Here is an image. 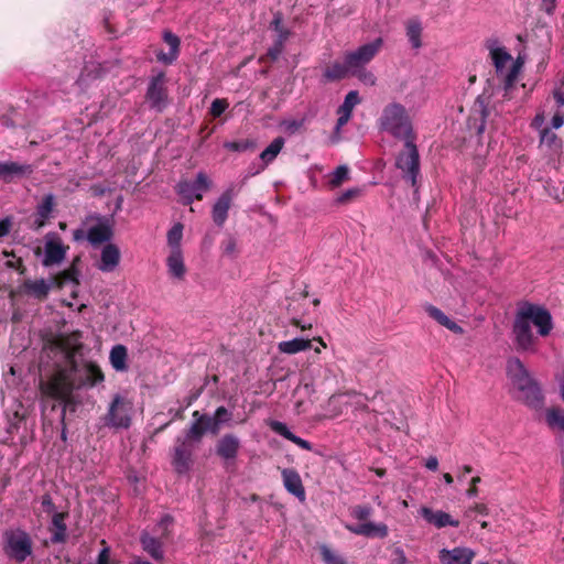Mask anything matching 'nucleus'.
<instances>
[{
	"label": "nucleus",
	"instance_id": "36",
	"mask_svg": "<svg viewBox=\"0 0 564 564\" xmlns=\"http://www.w3.org/2000/svg\"><path fill=\"white\" fill-rule=\"evenodd\" d=\"M351 75L350 68L348 66L347 61L344 59L343 63L335 62L330 66H328L324 70V77L327 80H338L345 78L346 76Z\"/></svg>",
	"mask_w": 564,
	"mask_h": 564
},
{
	"label": "nucleus",
	"instance_id": "24",
	"mask_svg": "<svg viewBox=\"0 0 564 564\" xmlns=\"http://www.w3.org/2000/svg\"><path fill=\"white\" fill-rule=\"evenodd\" d=\"M424 311L431 318H433L440 325H442L443 327L453 332L454 334L462 335L464 333V329L462 326H459L456 322L451 319L447 315H445L436 306H434L432 304H426V305H424Z\"/></svg>",
	"mask_w": 564,
	"mask_h": 564
},
{
	"label": "nucleus",
	"instance_id": "56",
	"mask_svg": "<svg viewBox=\"0 0 564 564\" xmlns=\"http://www.w3.org/2000/svg\"><path fill=\"white\" fill-rule=\"evenodd\" d=\"M556 382L558 386V392H560L561 399L564 402V369L556 375Z\"/></svg>",
	"mask_w": 564,
	"mask_h": 564
},
{
	"label": "nucleus",
	"instance_id": "41",
	"mask_svg": "<svg viewBox=\"0 0 564 564\" xmlns=\"http://www.w3.org/2000/svg\"><path fill=\"white\" fill-rule=\"evenodd\" d=\"M52 524L54 528L53 541L63 542L66 536L65 514L55 513L52 519Z\"/></svg>",
	"mask_w": 564,
	"mask_h": 564
},
{
	"label": "nucleus",
	"instance_id": "50",
	"mask_svg": "<svg viewBox=\"0 0 564 564\" xmlns=\"http://www.w3.org/2000/svg\"><path fill=\"white\" fill-rule=\"evenodd\" d=\"M371 513L372 509L367 506L355 507L351 511V516L359 521L368 519L371 516Z\"/></svg>",
	"mask_w": 564,
	"mask_h": 564
},
{
	"label": "nucleus",
	"instance_id": "53",
	"mask_svg": "<svg viewBox=\"0 0 564 564\" xmlns=\"http://www.w3.org/2000/svg\"><path fill=\"white\" fill-rule=\"evenodd\" d=\"M481 481L479 476L473 477L470 480V487L467 489L466 495L469 498H474L478 495L477 485Z\"/></svg>",
	"mask_w": 564,
	"mask_h": 564
},
{
	"label": "nucleus",
	"instance_id": "59",
	"mask_svg": "<svg viewBox=\"0 0 564 564\" xmlns=\"http://www.w3.org/2000/svg\"><path fill=\"white\" fill-rule=\"evenodd\" d=\"M425 467L432 471H435L437 470L438 468V459L436 456H430L426 460H425Z\"/></svg>",
	"mask_w": 564,
	"mask_h": 564
},
{
	"label": "nucleus",
	"instance_id": "3",
	"mask_svg": "<svg viewBox=\"0 0 564 564\" xmlns=\"http://www.w3.org/2000/svg\"><path fill=\"white\" fill-rule=\"evenodd\" d=\"M507 376L512 386L520 392V399L525 404L532 408H538L542 404L541 389L520 359L510 358L507 361Z\"/></svg>",
	"mask_w": 564,
	"mask_h": 564
},
{
	"label": "nucleus",
	"instance_id": "17",
	"mask_svg": "<svg viewBox=\"0 0 564 564\" xmlns=\"http://www.w3.org/2000/svg\"><path fill=\"white\" fill-rule=\"evenodd\" d=\"M55 207V196L53 194L45 195L37 204L34 214L33 227L40 229L46 225L53 215Z\"/></svg>",
	"mask_w": 564,
	"mask_h": 564
},
{
	"label": "nucleus",
	"instance_id": "19",
	"mask_svg": "<svg viewBox=\"0 0 564 564\" xmlns=\"http://www.w3.org/2000/svg\"><path fill=\"white\" fill-rule=\"evenodd\" d=\"M147 99L154 108H161L166 99V93L164 87V75L159 74L150 82Z\"/></svg>",
	"mask_w": 564,
	"mask_h": 564
},
{
	"label": "nucleus",
	"instance_id": "54",
	"mask_svg": "<svg viewBox=\"0 0 564 564\" xmlns=\"http://www.w3.org/2000/svg\"><path fill=\"white\" fill-rule=\"evenodd\" d=\"M551 124L553 129H560L564 124V115L562 112H556L552 120Z\"/></svg>",
	"mask_w": 564,
	"mask_h": 564
},
{
	"label": "nucleus",
	"instance_id": "27",
	"mask_svg": "<svg viewBox=\"0 0 564 564\" xmlns=\"http://www.w3.org/2000/svg\"><path fill=\"white\" fill-rule=\"evenodd\" d=\"M172 465L177 474H186L192 465V451L182 444L175 448Z\"/></svg>",
	"mask_w": 564,
	"mask_h": 564
},
{
	"label": "nucleus",
	"instance_id": "45",
	"mask_svg": "<svg viewBox=\"0 0 564 564\" xmlns=\"http://www.w3.org/2000/svg\"><path fill=\"white\" fill-rule=\"evenodd\" d=\"M288 36H289V31L281 30L280 37L276 40L274 46L271 47L268 52V55L272 59H276L280 56V54L282 53V50H283V44L286 41Z\"/></svg>",
	"mask_w": 564,
	"mask_h": 564
},
{
	"label": "nucleus",
	"instance_id": "33",
	"mask_svg": "<svg viewBox=\"0 0 564 564\" xmlns=\"http://www.w3.org/2000/svg\"><path fill=\"white\" fill-rule=\"evenodd\" d=\"M141 544H142L143 550L152 558H154L156 561H160L163 558L162 543L158 539L144 533L141 535Z\"/></svg>",
	"mask_w": 564,
	"mask_h": 564
},
{
	"label": "nucleus",
	"instance_id": "58",
	"mask_svg": "<svg viewBox=\"0 0 564 564\" xmlns=\"http://www.w3.org/2000/svg\"><path fill=\"white\" fill-rule=\"evenodd\" d=\"M394 554H395L394 564H406V562H408L406 556L402 549H400V547L395 549Z\"/></svg>",
	"mask_w": 564,
	"mask_h": 564
},
{
	"label": "nucleus",
	"instance_id": "16",
	"mask_svg": "<svg viewBox=\"0 0 564 564\" xmlns=\"http://www.w3.org/2000/svg\"><path fill=\"white\" fill-rule=\"evenodd\" d=\"M281 475L284 488L301 502H304L306 494L300 474L295 469L284 468Z\"/></svg>",
	"mask_w": 564,
	"mask_h": 564
},
{
	"label": "nucleus",
	"instance_id": "40",
	"mask_svg": "<svg viewBox=\"0 0 564 564\" xmlns=\"http://www.w3.org/2000/svg\"><path fill=\"white\" fill-rule=\"evenodd\" d=\"M349 167L347 165H339L328 174V185L330 188L339 187L344 182L349 180Z\"/></svg>",
	"mask_w": 564,
	"mask_h": 564
},
{
	"label": "nucleus",
	"instance_id": "15",
	"mask_svg": "<svg viewBox=\"0 0 564 564\" xmlns=\"http://www.w3.org/2000/svg\"><path fill=\"white\" fill-rule=\"evenodd\" d=\"M235 188L232 186L228 187L224 191V193L219 196L216 203L213 206L212 217L214 223L221 227L228 217V210L230 208L231 202L235 197Z\"/></svg>",
	"mask_w": 564,
	"mask_h": 564
},
{
	"label": "nucleus",
	"instance_id": "9",
	"mask_svg": "<svg viewBox=\"0 0 564 564\" xmlns=\"http://www.w3.org/2000/svg\"><path fill=\"white\" fill-rule=\"evenodd\" d=\"M212 186L209 177L204 173L199 172L194 182L181 181L177 184L176 191L182 202L185 205L192 204L195 199L200 200L203 194L207 192Z\"/></svg>",
	"mask_w": 564,
	"mask_h": 564
},
{
	"label": "nucleus",
	"instance_id": "37",
	"mask_svg": "<svg viewBox=\"0 0 564 564\" xmlns=\"http://www.w3.org/2000/svg\"><path fill=\"white\" fill-rule=\"evenodd\" d=\"M30 165H20L14 162H0V177L11 178L13 175L30 173Z\"/></svg>",
	"mask_w": 564,
	"mask_h": 564
},
{
	"label": "nucleus",
	"instance_id": "6",
	"mask_svg": "<svg viewBox=\"0 0 564 564\" xmlns=\"http://www.w3.org/2000/svg\"><path fill=\"white\" fill-rule=\"evenodd\" d=\"M134 412L133 399L128 392L116 393L105 415V424L117 430H127L132 423Z\"/></svg>",
	"mask_w": 564,
	"mask_h": 564
},
{
	"label": "nucleus",
	"instance_id": "62",
	"mask_svg": "<svg viewBox=\"0 0 564 564\" xmlns=\"http://www.w3.org/2000/svg\"><path fill=\"white\" fill-rule=\"evenodd\" d=\"M555 2L556 0H542L543 9L547 14H552L554 12Z\"/></svg>",
	"mask_w": 564,
	"mask_h": 564
},
{
	"label": "nucleus",
	"instance_id": "64",
	"mask_svg": "<svg viewBox=\"0 0 564 564\" xmlns=\"http://www.w3.org/2000/svg\"><path fill=\"white\" fill-rule=\"evenodd\" d=\"M554 98L556 100V104L558 107H563L564 106V94L561 93V91H555L554 93Z\"/></svg>",
	"mask_w": 564,
	"mask_h": 564
},
{
	"label": "nucleus",
	"instance_id": "57",
	"mask_svg": "<svg viewBox=\"0 0 564 564\" xmlns=\"http://www.w3.org/2000/svg\"><path fill=\"white\" fill-rule=\"evenodd\" d=\"M11 228V221L6 218L0 220V238L7 236Z\"/></svg>",
	"mask_w": 564,
	"mask_h": 564
},
{
	"label": "nucleus",
	"instance_id": "32",
	"mask_svg": "<svg viewBox=\"0 0 564 564\" xmlns=\"http://www.w3.org/2000/svg\"><path fill=\"white\" fill-rule=\"evenodd\" d=\"M54 281H46L45 279L29 280L24 283L25 290L39 299H44L48 294Z\"/></svg>",
	"mask_w": 564,
	"mask_h": 564
},
{
	"label": "nucleus",
	"instance_id": "1",
	"mask_svg": "<svg viewBox=\"0 0 564 564\" xmlns=\"http://www.w3.org/2000/svg\"><path fill=\"white\" fill-rule=\"evenodd\" d=\"M80 348L82 344L76 339L41 379L40 392L43 398L53 399L66 406L72 402L75 391L89 389L104 382V372L96 362L76 359Z\"/></svg>",
	"mask_w": 564,
	"mask_h": 564
},
{
	"label": "nucleus",
	"instance_id": "47",
	"mask_svg": "<svg viewBox=\"0 0 564 564\" xmlns=\"http://www.w3.org/2000/svg\"><path fill=\"white\" fill-rule=\"evenodd\" d=\"M351 75L356 76L364 85L373 86L376 85L377 78L375 74L368 70L366 67L360 70H356L351 73Z\"/></svg>",
	"mask_w": 564,
	"mask_h": 564
},
{
	"label": "nucleus",
	"instance_id": "7",
	"mask_svg": "<svg viewBox=\"0 0 564 564\" xmlns=\"http://www.w3.org/2000/svg\"><path fill=\"white\" fill-rule=\"evenodd\" d=\"M2 550L8 558L22 563L32 554V539L22 529H8L2 534Z\"/></svg>",
	"mask_w": 564,
	"mask_h": 564
},
{
	"label": "nucleus",
	"instance_id": "8",
	"mask_svg": "<svg viewBox=\"0 0 564 564\" xmlns=\"http://www.w3.org/2000/svg\"><path fill=\"white\" fill-rule=\"evenodd\" d=\"M112 237V225L108 218L88 216L73 232V239L80 242L87 239L91 245L96 246L110 240Z\"/></svg>",
	"mask_w": 564,
	"mask_h": 564
},
{
	"label": "nucleus",
	"instance_id": "21",
	"mask_svg": "<svg viewBox=\"0 0 564 564\" xmlns=\"http://www.w3.org/2000/svg\"><path fill=\"white\" fill-rule=\"evenodd\" d=\"M166 267L167 273L171 278L178 281L184 280L187 270L184 262L183 251L170 250V253L166 258Z\"/></svg>",
	"mask_w": 564,
	"mask_h": 564
},
{
	"label": "nucleus",
	"instance_id": "38",
	"mask_svg": "<svg viewBox=\"0 0 564 564\" xmlns=\"http://www.w3.org/2000/svg\"><path fill=\"white\" fill-rule=\"evenodd\" d=\"M545 421L550 429L564 433V411L552 408L545 413Z\"/></svg>",
	"mask_w": 564,
	"mask_h": 564
},
{
	"label": "nucleus",
	"instance_id": "4",
	"mask_svg": "<svg viewBox=\"0 0 564 564\" xmlns=\"http://www.w3.org/2000/svg\"><path fill=\"white\" fill-rule=\"evenodd\" d=\"M487 48L495 70L499 79L502 82L505 90L508 91L513 87L522 68L520 58L513 59L511 54L500 45L497 40L487 42Z\"/></svg>",
	"mask_w": 564,
	"mask_h": 564
},
{
	"label": "nucleus",
	"instance_id": "12",
	"mask_svg": "<svg viewBox=\"0 0 564 564\" xmlns=\"http://www.w3.org/2000/svg\"><path fill=\"white\" fill-rule=\"evenodd\" d=\"M68 251V246L64 245L62 238L56 232H47L44 237V267H52L63 262Z\"/></svg>",
	"mask_w": 564,
	"mask_h": 564
},
{
	"label": "nucleus",
	"instance_id": "42",
	"mask_svg": "<svg viewBox=\"0 0 564 564\" xmlns=\"http://www.w3.org/2000/svg\"><path fill=\"white\" fill-rule=\"evenodd\" d=\"M183 238V225L175 224L167 232V245L171 250H182L181 241Z\"/></svg>",
	"mask_w": 564,
	"mask_h": 564
},
{
	"label": "nucleus",
	"instance_id": "60",
	"mask_svg": "<svg viewBox=\"0 0 564 564\" xmlns=\"http://www.w3.org/2000/svg\"><path fill=\"white\" fill-rule=\"evenodd\" d=\"M225 148L231 151H243L248 148V144H242L239 142H227L225 144Z\"/></svg>",
	"mask_w": 564,
	"mask_h": 564
},
{
	"label": "nucleus",
	"instance_id": "18",
	"mask_svg": "<svg viewBox=\"0 0 564 564\" xmlns=\"http://www.w3.org/2000/svg\"><path fill=\"white\" fill-rule=\"evenodd\" d=\"M346 529L357 535L367 538H386L388 535V527L384 523L365 522L357 525L346 524Z\"/></svg>",
	"mask_w": 564,
	"mask_h": 564
},
{
	"label": "nucleus",
	"instance_id": "22",
	"mask_svg": "<svg viewBox=\"0 0 564 564\" xmlns=\"http://www.w3.org/2000/svg\"><path fill=\"white\" fill-rule=\"evenodd\" d=\"M163 41L169 45L170 50L167 53L159 52L156 57L164 64H172L174 61H176L180 54V37L171 31H164Z\"/></svg>",
	"mask_w": 564,
	"mask_h": 564
},
{
	"label": "nucleus",
	"instance_id": "63",
	"mask_svg": "<svg viewBox=\"0 0 564 564\" xmlns=\"http://www.w3.org/2000/svg\"><path fill=\"white\" fill-rule=\"evenodd\" d=\"M236 248H237V246H236V241H235V239L230 238V239H228V241L225 243V249H224V250H225V252H226L227 254H234V253L236 252Z\"/></svg>",
	"mask_w": 564,
	"mask_h": 564
},
{
	"label": "nucleus",
	"instance_id": "39",
	"mask_svg": "<svg viewBox=\"0 0 564 564\" xmlns=\"http://www.w3.org/2000/svg\"><path fill=\"white\" fill-rule=\"evenodd\" d=\"M422 24L419 20L412 19L406 24V35L414 48L421 47Z\"/></svg>",
	"mask_w": 564,
	"mask_h": 564
},
{
	"label": "nucleus",
	"instance_id": "30",
	"mask_svg": "<svg viewBox=\"0 0 564 564\" xmlns=\"http://www.w3.org/2000/svg\"><path fill=\"white\" fill-rule=\"evenodd\" d=\"M109 361L111 367L118 372H126L128 370V350L123 345H116L111 348L109 354Z\"/></svg>",
	"mask_w": 564,
	"mask_h": 564
},
{
	"label": "nucleus",
	"instance_id": "23",
	"mask_svg": "<svg viewBox=\"0 0 564 564\" xmlns=\"http://www.w3.org/2000/svg\"><path fill=\"white\" fill-rule=\"evenodd\" d=\"M268 425L273 432L294 443L302 449L312 451V444L308 441L301 438L292 433L285 423L271 420L268 422Z\"/></svg>",
	"mask_w": 564,
	"mask_h": 564
},
{
	"label": "nucleus",
	"instance_id": "52",
	"mask_svg": "<svg viewBox=\"0 0 564 564\" xmlns=\"http://www.w3.org/2000/svg\"><path fill=\"white\" fill-rule=\"evenodd\" d=\"M101 544L104 545V547L100 550L95 564H110V547L106 545L105 540L101 541Z\"/></svg>",
	"mask_w": 564,
	"mask_h": 564
},
{
	"label": "nucleus",
	"instance_id": "49",
	"mask_svg": "<svg viewBox=\"0 0 564 564\" xmlns=\"http://www.w3.org/2000/svg\"><path fill=\"white\" fill-rule=\"evenodd\" d=\"M229 104L227 99L216 98L210 106V115L215 118L221 116L228 108Z\"/></svg>",
	"mask_w": 564,
	"mask_h": 564
},
{
	"label": "nucleus",
	"instance_id": "14",
	"mask_svg": "<svg viewBox=\"0 0 564 564\" xmlns=\"http://www.w3.org/2000/svg\"><path fill=\"white\" fill-rule=\"evenodd\" d=\"M419 513L429 524L436 529H443L446 527L457 528L459 525L458 520L454 519L449 513L443 510H433L429 507H421Z\"/></svg>",
	"mask_w": 564,
	"mask_h": 564
},
{
	"label": "nucleus",
	"instance_id": "34",
	"mask_svg": "<svg viewBox=\"0 0 564 564\" xmlns=\"http://www.w3.org/2000/svg\"><path fill=\"white\" fill-rule=\"evenodd\" d=\"M349 394H334L327 401V413L325 414L326 419H335L343 414L345 408H347L348 402L344 400L345 397Z\"/></svg>",
	"mask_w": 564,
	"mask_h": 564
},
{
	"label": "nucleus",
	"instance_id": "10",
	"mask_svg": "<svg viewBox=\"0 0 564 564\" xmlns=\"http://www.w3.org/2000/svg\"><path fill=\"white\" fill-rule=\"evenodd\" d=\"M383 41L381 37L375 41L359 46L355 51L347 52L345 54V61H347L350 72L360 70L365 68L368 63L378 54L382 47Z\"/></svg>",
	"mask_w": 564,
	"mask_h": 564
},
{
	"label": "nucleus",
	"instance_id": "5",
	"mask_svg": "<svg viewBox=\"0 0 564 564\" xmlns=\"http://www.w3.org/2000/svg\"><path fill=\"white\" fill-rule=\"evenodd\" d=\"M379 127L394 138L404 141L415 139L408 111L405 107L399 102H391L383 108L379 119Z\"/></svg>",
	"mask_w": 564,
	"mask_h": 564
},
{
	"label": "nucleus",
	"instance_id": "51",
	"mask_svg": "<svg viewBox=\"0 0 564 564\" xmlns=\"http://www.w3.org/2000/svg\"><path fill=\"white\" fill-rule=\"evenodd\" d=\"M303 120H285L281 123L283 130L289 134H294L303 127Z\"/></svg>",
	"mask_w": 564,
	"mask_h": 564
},
{
	"label": "nucleus",
	"instance_id": "2",
	"mask_svg": "<svg viewBox=\"0 0 564 564\" xmlns=\"http://www.w3.org/2000/svg\"><path fill=\"white\" fill-rule=\"evenodd\" d=\"M531 326L540 336H547L553 329V318L549 310L541 304L521 301L517 304L512 333L514 344L521 351H535L536 338Z\"/></svg>",
	"mask_w": 564,
	"mask_h": 564
},
{
	"label": "nucleus",
	"instance_id": "26",
	"mask_svg": "<svg viewBox=\"0 0 564 564\" xmlns=\"http://www.w3.org/2000/svg\"><path fill=\"white\" fill-rule=\"evenodd\" d=\"M239 446V440L232 434H227L219 440L217 444V454L225 460L235 459L237 457Z\"/></svg>",
	"mask_w": 564,
	"mask_h": 564
},
{
	"label": "nucleus",
	"instance_id": "28",
	"mask_svg": "<svg viewBox=\"0 0 564 564\" xmlns=\"http://www.w3.org/2000/svg\"><path fill=\"white\" fill-rule=\"evenodd\" d=\"M540 147L546 148L550 154L560 155L563 143L562 140L551 131V129L544 128L540 132Z\"/></svg>",
	"mask_w": 564,
	"mask_h": 564
},
{
	"label": "nucleus",
	"instance_id": "61",
	"mask_svg": "<svg viewBox=\"0 0 564 564\" xmlns=\"http://www.w3.org/2000/svg\"><path fill=\"white\" fill-rule=\"evenodd\" d=\"M173 523V519L171 516H164L162 517L161 521L159 522V527L162 528L163 531H166Z\"/></svg>",
	"mask_w": 564,
	"mask_h": 564
},
{
	"label": "nucleus",
	"instance_id": "55",
	"mask_svg": "<svg viewBox=\"0 0 564 564\" xmlns=\"http://www.w3.org/2000/svg\"><path fill=\"white\" fill-rule=\"evenodd\" d=\"M271 25L272 28L274 29L275 32H278V39L280 37V34H281V30H285L282 25V17L281 14H276L274 15L272 22H271Z\"/></svg>",
	"mask_w": 564,
	"mask_h": 564
},
{
	"label": "nucleus",
	"instance_id": "11",
	"mask_svg": "<svg viewBox=\"0 0 564 564\" xmlns=\"http://www.w3.org/2000/svg\"><path fill=\"white\" fill-rule=\"evenodd\" d=\"M414 141L415 139L404 141L405 150L397 159L398 169L405 174L413 185L420 171L419 151Z\"/></svg>",
	"mask_w": 564,
	"mask_h": 564
},
{
	"label": "nucleus",
	"instance_id": "20",
	"mask_svg": "<svg viewBox=\"0 0 564 564\" xmlns=\"http://www.w3.org/2000/svg\"><path fill=\"white\" fill-rule=\"evenodd\" d=\"M360 102V98L358 95V91L351 90L349 91L343 105L338 108V120L336 124V131L339 132V130L349 121L354 108Z\"/></svg>",
	"mask_w": 564,
	"mask_h": 564
},
{
	"label": "nucleus",
	"instance_id": "29",
	"mask_svg": "<svg viewBox=\"0 0 564 564\" xmlns=\"http://www.w3.org/2000/svg\"><path fill=\"white\" fill-rule=\"evenodd\" d=\"M311 347L312 340L303 337H296L278 344V350L286 355H295L297 352L305 351Z\"/></svg>",
	"mask_w": 564,
	"mask_h": 564
},
{
	"label": "nucleus",
	"instance_id": "35",
	"mask_svg": "<svg viewBox=\"0 0 564 564\" xmlns=\"http://www.w3.org/2000/svg\"><path fill=\"white\" fill-rule=\"evenodd\" d=\"M284 147V139L279 137L275 138L261 153L260 160L263 163L262 169L274 161Z\"/></svg>",
	"mask_w": 564,
	"mask_h": 564
},
{
	"label": "nucleus",
	"instance_id": "43",
	"mask_svg": "<svg viewBox=\"0 0 564 564\" xmlns=\"http://www.w3.org/2000/svg\"><path fill=\"white\" fill-rule=\"evenodd\" d=\"M319 552L325 564H347L340 554H337L325 544L321 545Z\"/></svg>",
	"mask_w": 564,
	"mask_h": 564
},
{
	"label": "nucleus",
	"instance_id": "25",
	"mask_svg": "<svg viewBox=\"0 0 564 564\" xmlns=\"http://www.w3.org/2000/svg\"><path fill=\"white\" fill-rule=\"evenodd\" d=\"M119 261L120 251L118 247L112 243H108L101 250V259L98 268L102 272H111L118 267Z\"/></svg>",
	"mask_w": 564,
	"mask_h": 564
},
{
	"label": "nucleus",
	"instance_id": "48",
	"mask_svg": "<svg viewBox=\"0 0 564 564\" xmlns=\"http://www.w3.org/2000/svg\"><path fill=\"white\" fill-rule=\"evenodd\" d=\"M362 194V189L359 188V187H351V188H348L346 189L345 192H343L337 198H336V203L337 204H346L357 197H359L360 195Z\"/></svg>",
	"mask_w": 564,
	"mask_h": 564
},
{
	"label": "nucleus",
	"instance_id": "13",
	"mask_svg": "<svg viewBox=\"0 0 564 564\" xmlns=\"http://www.w3.org/2000/svg\"><path fill=\"white\" fill-rule=\"evenodd\" d=\"M476 552L467 546L442 549L438 553L441 564H471Z\"/></svg>",
	"mask_w": 564,
	"mask_h": 564
},
{
	"label": "nucleus",
	"instance_id": "46",
	"mask_svg": "<svg viewBox=\"0 0 564 564\" xmlns=\"http://www.w3.org/2000/svg\"><path fill=\"white\" fill-rule=\"evenodd\" d=\"M59 286H63L66 282H72L73 286L78 285L77 272L72 267L69 270L62 272L55 280Z\"/></svg>",
	"mask_w": 564,
	"mask_h": 564
},
{
	"label": "nucleus",
	"instance_id": "31",
	"mask_svg": "<svg viewBox=\"0 0 564 564\" xmlns=\"http://www.w3.org/2000/svg\"><path fill=\"white\" fill-rule=\"evenodd\" d=\"M194 422L192 423L187 437L199 441L206 429L210 430L212 417L199 414L198 411L193 413Z\"/></svg>",
	"mask_w": 564,
	"mask_h": 564
},
{
	"label": "nucleus",
	"instance_id": "44",
	"mask_svg": "<svg viewBox=\"0 0 564 564\" xmlns=\"http://www.w3.org/2000/svg\"><path fill=\"white\" fill-rule=\"evenodd\" d=\"M231 414L228 412V410L225 406H219L215 411V416L212 417L210 422V430L214 433H217L219 430V424L227 422L230 419Z\"/></svg>",
	"mask_w": 564,
	"mask_h": 564
}]
</instances>
